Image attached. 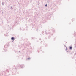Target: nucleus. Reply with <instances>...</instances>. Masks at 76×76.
Here are the masks:
<instances>
[{
    "instance_id": "9b49d317",
    "label": "nucleus",
    "mask_w": 76,
    "mask_h": 76,
    "mask_svg": "<svg viewBox=\"0 0 76 76\" xmlns=\"http://www.w3.org/2000/svg\"><path fill=\"white\" fill-rule=\"evenodd\" d=\"M4 47H5V45H4Z\"/></svg>"
},
{
    "instance_id": "1a4fd4ad",
    "label": "nucleus",
    "mask_w": 76,
    "mask_h": 76,
    "mask_svg": "<svg viewBox=\"0 0 76 76\" xmlns=\"http://www.w3.org/2000/svg\"><path fill=\"white\" fill-rule=\"evenodd\" d=\"M24 29H23V30H24Z\"/></svg>"
},
{
    "instance_id": "4468645a",
    "label": "nucleus",
    "mask_w": 76,
    "mask_h": 76,
    "mask_svg": "<svg viewBox=\"0 0 76 76\" xmlns=\"http://www.w3.org/2000/svg\"><path fill=\"white\" fill-rule=\"evenodd\" d=\"M66 50H67V49H66Z\"/></svg>"
},
{
    "instance_id": "f257e3e1",
    "label": "nucleus",
    "mask_w": 76,
    "mask_h": 76,
    "mask_svg": "<svg viewBox=\"0 0 76 76\" xmlns=\"http://www.w3.org/2000/svg\"><path fill=\"white\" fill-rule=\"evenodd\" d=\"M20 67L21 68H23L25 67V66L24 65H22L20 66Z\"/></svg>"
},
{
    "instance_id": "7ed1b4c3",
    "label": "nucleus",
    "mask_w": 76,
    "mask_h": 76,
    "mask_svg": "<svg viewBox=\"0 0 76 76\" xmlns=\"http://www.w3.org/2000/svg\"><path fill=\"white\" fill-rule=\"evenodd\" d=\"M69 49H70V50H72V46L70 47Z\"/></svg>"
},
{
    "instance_id": "f8f14e48",
    "label": "nucleus",
    "mask_w": 76,
    "mask_h": 76,
    "mask_svg": "<svg viewBox=\"0 0 76 76\" xmlns=\"http://www.w3.org/2000/svg\"><path fill=\"white\" fill-rule=\"evenodd\" d=\"M19 53H20V51H19Z\"/></svg>"
},
{
    "instance_id": "dca6fc26",
    "label": "nucleus",
    "mask_w": 76,
    "mask_h": 76,
    "mask_svg": "<svg viewBox=\"0 0 76 76\" xmlns=\"http://www.w3.org/2000/svg\"><path fill=\"white\" fill-rule=\"evenodd\" d=\"M67 52H68V51H67Z\"/></svg>"
},
{
    "instance_id": "f03ea898",
    "label": "nucleus",
    "mask_w": 76,
    "mask_h": 76,
    "mask_svg": "<svg viewBox=\"0 0 76 76\" xmlns=\"http://www.w3.org/2000/svg\"><path fill=\"white\" fill-rule=\"evenodd\" d=\"M11 40H13V41H14V40H15V38L13 37H12L11 38Z\"/></svg>"
},
{
    "instance_id": "ddd939ff",
    "label": "nucleus",
    "mask_w": 76,
    "mask_h": 76,
    "mask_svg": "<svg viewBox=\"0 0 76 76\" xmlns=\"http://www.w3.org/2000/svg\"><path fill=\"white\" fill-rule=\"evenodd\" d=\"M42 33H43V32H42Z\"/></svg>"
},
{
    "instance_id": "0eeeda50",
    "label": "nucleus",
    "mask_w": 76,
    "mask_h": 76,
    "mask_svg": "<svg viewBox=\"0 0 76 76\" xmlns=\"http://www.w3.org/2000/svg\"><path fill=\"white\" fill-rule=\"evenodd\" d=\"M12 7H11V9H12Z\"/></svg>"
},
{
    "instance_id": "423d86ee",
    "label": "nucleus",
    "mask_w": 76,
    "mask_h": 76,
    "mask_svg": "<svg viewBox=\"0 0 76 76\" xmlns=\"http://www.w3.org/2000/svg\"><path fill=\"white\" fill-rule=\"evenodd\" d=\"M45 6H46V7H47V4H46L45 5Z\"/></svg>"
},
{
    "instance_id": "39448f33",
    "label": "nucleus",
    "mask_w": 76,
    "mask_h": 76,
    "mask_svg": "<svg viewBox=\"0 0 76 76\" xmlns=\"http://www.w3.org/2000/svg\"><path fill=\"white\" fill-rule=\"evenodd\" d=\"M28 60H30V58H27Z\"/></svg>"
},
{
    "instance_id": "20e7f679",
    "label": "nucleus",
    "mask_w": 76,
    "mask_h": 76,
    "mask_svg": "<svg viewBox=\"0 0 76 76\" xmlns=\"http://www.w3.org/2000/svg\"><path fill=\"white\" fill-rule=\"evenodd\" d=\"M2 6H4V2H2Z\"/></svg>"
},
{
    "instance_id": "9d476101",
    "label": "nucleus",
    "mask_w": 76,
    "mask_h": 76,
    "mask_svg": "<svg viewBox=\"0 0 76 76\" xmlns=\"http://www.w3.org/2000/svg\"><path fill=\"white\" fill-rule=\"evenodd\" d=\"M20 30H21V28H20Z\"/></svg>"
},
{
    "instance_id": "2eb2a0df",
    "label": "nucleus",
    "mask_w": 76,
    "mask_h": 76,
    "mask_svg": "<svg viewBox=\"0 0 76 76\" xmlns=\"http://www.w3.org/2000/svg\"><path fill=\"white\" fill-rule=\"evenodd\" d=\"M66 49H67V48H66Z\"/></svg>"
},
{
    "instance_id": "6e6552de",
    "label": "nucleus",
    "mask_w": 76,
    "mask_h": 76,
    "mask_svg": "<svg viewBox=\"0 0 76 76\" xmlns=\"http://www.w3.org/2000/svg\"><path fill=\"white\" fill-rule=\"evenodd\" d=\"M48 17H50V15H48Z\"/></svg>"
}]
</instances>
